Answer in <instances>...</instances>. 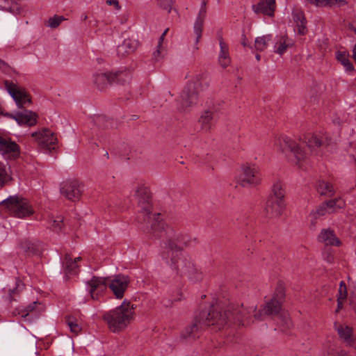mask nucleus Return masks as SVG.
Here are the masks:
<instances>
[{
  "label": "nucleus",
  "instance_id": "nucleus-39",
  "mask_svg": "<svg viewBox=\"0 0 356 356\" xmlns=\"http://www.w3.org/2000/svg\"><path fill=\"white\" fill-rule=\"evenodd\" d=\"M159 6L166 10L168 13L170 12L172 8V0H158Z\"/></svg>",
  "mask_w": 356,
  "mask_h": 356
},
{
  "label": "nucleus",
  "instance_id": "nucleus-55",
  "mask_svg": "<svg viewBox=\"0 0 356 356\" xmlns=\"http://www.w3.org/2000/svg\"><path fill=\"white\" fill-rule=\"evenodd\" d=\"M351 305H352L353 309L356 313V301L355 302L353 301L352 303H351Z\"/></svg>",
  "mask_w": 356,
  "mask_h": 356
},
{
  "label": "nucleus",
  "instance_id": "nucleus-12",
  "mask_svg": "<svg viewBox=\"0 0 356 356\" xmlns=\"http://www.w3.org/2000/svg\"><path fill=\"white\" fill-rule=\"evenodd\" d=\"M31 136L38 140L41 148L49 152L56 149L57 138L49 129H44L39 132H33Z\"/></svg>",
  "mask_w": 356,
  "mask_h": 356
},
{
  "label": "nucleus",
  "instance_id": "nucleus-10",
  "mask_svg": "<svg viewBox=\"0 0 356 356\" xmlns=\"http://www.w3.org/2000/svg\"><path fill=\"white\" fill-rule=\"evenodd\" d=\"M259 172L254 165H248L243 168L237 181L243 187L257 185L260 182Z\"/></svg>",
  "mask_w": 356,
  "mask_h": 356
},
{
  "label": "nucleus",
  "instance_id": "nucleus-21",
  "mask_svg": "<svg viewBox=\"0 0 356 356\" xmlns=\"http://www.w3.org/2000/svg\"><path fill=\"white\" fill-rule=\"evenodd\" d=\"M318 241L326 245L339 246L341 243L333 230L323 229L318 235Z\"/></svg>",
  "mask_w": 356,
  "mask_h": 356
},
{
  "label": "nucleus",
  "instance_id": "nucleus-15",
  "mask_svg": "<svg viewBox=\"0 0 356 356\" xmlns=\"http://www.w3.org/2000/svg\"><path fill=\"white\" fill-rule=\"evenodd\" d=\"M0 115L14 119L20 126L25 125L31 127L36 123L37 115L35 113L28 110L17 112L15 115L8 112L3 113L1 111Z\"/></svg>",
  "mask_w": 356,
  "mask_h": 356
},
{
  "label": "nucleus",
  "instance_id": "nucleus-36",
  "mask_svg": "<svg viewBox=\"0 0 356 356\" xmlns=\"http://www.w3.org/2000/svg\"><path fill=\"white\" fill-rule=\"evenodd\" d=\"M327 213H328V209L327 207V205L325 204V202H323L321 204H320L315 211H313L312 213V215L313 217L316 219L319 218L320 216H325Z\"/></svg>",
  "mask_w": 356,
  "mask_h": 356
},
{
  "label": "nucleus",
  "instance_id": "nucleus-53",
  "mask_svg": "<svg viewBox=\"0 0 356 356\" xmlns=\"http://www.w3.org/2000/svg\"><path fill=\"white\" fill-rule=\"evenodd\" d=\"M350 29L353 31L356 34V24H350Z\"/></svg>",
  "mask_w": 356,
  "mask_h": 356
},
{
  "label": "nucleus",
  "instance_id": "nucleus-25",
  "mask_svg": "<svg viewBox=\"0 0 356 356\" xmlns=\"http://www.w3.org/2000/svg\"><path fill=\"white\" fill-rule=\"evenodd\" d=\"M220 53L218 56V62L222 67H226L230 63V57L229 54L228 45L220 38L219 40Z\"/></svg>",
  "mask_w": 356,
  "mask_h": 356
},
{
  "label": "nucleus",
  "instance_id": "nucleus-14",
  "mask_svg": "<svg viewBox=\"0 0 356 356\" xmlns=\"http://www.w3.org/2000/svg\"><path fill=\"white\" fill-rule=\"evenodd\" d=\"M302 143L307 145L311 152L317 155H322L323 149L329 145L327 136L317 135H308Z\"/></svg>",
  "mask_w": 356,
  "mask_h": 356
},
{
  "label": "nucleus",
  "instance_id": "nucleus-62",
  "mask_svg": "<svg viewBox=\"0 0 356 356\" xmlns=\"http://www.w3.org/2000/svg\"><path fill=\"white\" fill-rule=\"evenodd\" d=\"M355 348H356V345H355Z\"/></svg>",
  "mask_w": 356,
  "mask_h": 356
},
{
  "label": "nucleus",
  "instance_id": "nucleus-8",
  "mask_svg": "<svg viewBox=\"0 0 356 356\" xmlns=\"http://www.w3.org/2000/svg\"><path fill=\"white\" fill-rule=\"evenodd\" d=\"M6 90L15 100L18 108H21L27 103H31V98L24 88L9 80L4 81Z\"/></svg>",
  "mask_w": 356,
  "mask_h": 356
},
{
  "label": "nucleus",
  "instance_id": "nucleus-60",
  "mask_svg": "<svg viewBox=\"0 0 356 356\" xmlns=\"http://www.w3.org/2000/svg\"><path fill=\"white\" fill-rule=\"evenodd\" d=\"M105 156H108V152L106 153Z\"/></svg>",
  "mask_w": 356,
  "mask_h": 356
},
{
  "label": "nucleus",
  "instance_id": "nucleus-45",
  "mask_svg": "<svg viewBox=\"0 0 356 356\" xmlns=\"http://www.w3.org/2000/svg\"><path fill=\"white\" fill-rule=\"evenodd\" d=\"M328 356H348V353L345 350H341L339 352L334 351V349H331L327 353Z\"/></svg>",
  "mask_w": 356,
  "mask_h": 356
},
{
  "label": "nucleus",
  "instance_id": "nucleus-48",
  "mask_svg": "<svg viewBox=\"0 0 356 356\" xmlns=\"http://www.w3.org/2000/svg\"><path fill=\"white\" fill-rule=\"evenodd\" d=\"M9 68V65L0 58V70L3 72H8Z\"/></svg>",
  "mask_w": 356,
  "mask_h": 356
},
{
  "label": "nucleus",
  "instance_id": "nucleus-24",
  "mask_svg": "<svg viewBox=\"0 0 356 356\" xmlns=\"http://www.w3.org/2000/svg\"><path fill=\"white\" fill-rule=\"evenodd\" d=\"M81 257H76L72 259L70 254H66L63 259V267L65 274L73 275L78 272L77 261L81 260Z\"/></svg>",
  "mask_w": 356,
  "mask_h": 356
},
{
  "label": "nucleus",
  "instance_id": "nucleus-20",
  "mask_svg": "<svg viewBox=\"0 0 356 356\" xmlns=\"http://www.w3.org/2000/svg\"><path fill=\"white\" fill-rule=\"evenodd\" d=\"M20 248L29 255L39 254L42 250V243L36 240L24 239L20 242Z\"/></svg>",
  "mask_w": 356,
  "mask_h": 356
},
{
  "label": "nucleus",
  "instance_id": "nucleus-40",
  "mask_svg": "<svg viewBox=\"0 0 356 356\" xmlns=\"http://www.w3.org/2000/svg\"><path fill=\"white\" fill-rule=\"evenodd\" d=\"M347 296V290L346 286L343 281H341L339 284V296L338 298H342V300H345Z\"/></svg>",
  "mask_w": 356,
  "mask_h": 356
},
{
  "label": "nucleus",
  "instance_id": "nucleus-56",
  "mask_svg": "<svg viewBox=\"0 0 356 356\" xmlns=\"http://www.w3.org/2000/svg\"><path fill=\"white\" fill-rule=\"evenodd\" d=\"M104 120V117H102V116H99L97 118V120L98 122H101V121H103Z\"/></svg>",
  "mask_w": 356,
  "mask_h": 356
},
{
  "label": "nucleus",
  "instance_id": "nucleus-28",
  "mask_svg": "<svg viewBox=\"0 0 356 356\" xmlns=\"http://www.w3.org/2000/svg\"><path fill=\"white\" fill-rule=\"evenodd\" d=\"M325 204L328 209V213H331L337 211L338 209L343 208L346 205V202L342 198L337 197L325 201Z\"/></svg>",
  "mask_w": 356,
  "mask_h": 356
},
{
  "label": "nucleus",
  "instance_id": "nucleus-44",
  "mask_svg": "<svg viewBox=\"0 0 356 356\" xmlns=\"http://www.w3.org/2000/svg\"><path fill=\"white\" fill-rule=\"evenodd\" d=\"M326 6H333L339 4V6H343L346 4L345 0H325Z\"/></svg>",
  "mask_w": 356,
  "mask_h": 356
},
{
  "label": "nucleus",
  "instance_id": "nucleus-4",
  "mask_svg": "<svg viewBox=\"0 0 356 356\" xmlns=\"http://www.w3.org/2000/svg\"><path fill=\"white\" fill-rule=\"evenodd\" d=\"M134 308L130 302L124 301L119 307L104 314L102 318L113 332L124 329L134 319Z\"/></svg>",
  "mask_w": 356,
  "mask_h": 356
},
{
  "label": "nucleus",
  "instance_id": "nucleus-51",
  "mask_svg": "<svg viewBox=\"0 0 356 356\" xmlns=\"http://www.w3.org/2000/svg\"><path fill=\"white\" fill-rule=\"evenodd\" d=\"M241 44L243 47H247L248 46L247 39H246V37H245V35H243V36H242Z\"/></svg>",
  "mask_w": 356,
  "mask_h": 356
},
{
  "label": "nucleus",
  "instance_id": "nucleus-61",
  "mask_svg": "<svg viewBox=\"0 0 356 356\" xmlns=\"http://www.w3.org/2000/svg\"><path fill=\"white\" fill-rule=\"evenodd\" d=\"M218 3H220V0H217Z\"/></svg>",
  "mask_w": 356,
  "mask_h": 356
},
{
  "label": "nucleus",
  "instance_id": "nucleus-57",
  "mask_svg": "<svg viewBox=\"0 0 356 356\" xmlns=\"http://www.w3.org/2000/svg\"><path fill=\"white\" fill-rule=\"evenodd\" d=\"M255 57L257 60H259L261 59V56L258 54H256Z\"/></svg>",
  "mask_w": 356,
  "mask_h": 356
},
{
  "label": "nucleus",
  "instance_id": "nucleus-31",
  "mask_svg": "<svg viewBox=\"0 0 356 356\" xmlns=\"http://www.w3.org/2000/svg\"><path fill=\"white\" fill-rule=\"evenodd\" d=\"M284 191L280 181H277L273 186V194L268 197L271 199H277L281 201H284Z\"/></svg>",
  "mask_w": 356,
  "mask_h": 356
},
{
  "label": "nucleus",
  "instance_id": "nucleus-33",
  "mask_svg": "<svg viewBox=\"0 0 356 356\" xmlns=\"http://www.w3.org/2000/svg\"><path fill=\"white\" fill-rule=\"evenodd\" d=\"M0 9L15 14L18 10V6L13 0H0Z\"/></svg>",
  "mask_w": 356,
  "mask_h": 356
},
{
  "label": "nucleus",
  "instance_id": "nucleus-35",
  "mask_svg": "<svg viewBox=\"0 0 356 356\" xmlns=\"http://www.w3.org/2000/svg\"><path fill=\"white\" fill-rule=\"evenodd\" d=\"M168 31V29H165L159 38V42H158L157 47H156L157 49L153 53V58L155 60H159V57L161 56V52L163 49L162 43H163V41L164 40V38H165Z\"/></svg>",
  "mask_w": 356,
  "mask_h": 356
},
{
  "label": "nucleus",
  "instance_id": "nucleus-27",
  "mask_svg": "<svg viewBox=\"0 0 356 356\" xmlns=\"http://www.w3.org/2000/svg\"><path fill=\"white\" fill-rule=\"evenodd\" d=\"M112 76L113 83L124 84L129 81L131 78V74L129 70H125L112 73Z\"/></svg>",
  "mask_w": 356,
  "mask_h": 356
},
{
  "label": "nucleus",
  "instance_id": "nucleus-9",
  "mask_svg": "<svg viewBox=\"0 0 356 356\" xmlns=\"http://www.w3.org/2000/svg\"><path fill=\"white\" fill-rule=\"evenodd\" d=\"M60 191L67 200L76 202L80 200L83 194V186L78 180H67L60 184Z\"/></svg>",
  "mask_w": 356,
  "mask_h": 356
},
{
  "label": "nucleus",
  "instance_id": "nucleus-13",
  "mask_svg": "<svg viewBox=\"0 0 356 356\" xmlns=\"http://www.w3.org/2000/svg\"><path fill=\"white\" fill-rule=\"evenodd\" d=\"M0 153L6 159H15L20 154L19 146L9 137L0 134Z\"/></svg>",
  "mask_w": 356,
  "mask_h": 356
},
{
  "label": "nucleus",
  "instance_id": "nucleus-41",
  "mask_svg": "<svg viewBox=\"0 0 356 356\" xmlns=\"http://www.w3.org/2000/svg\"><path fill=\"white\" fill-rule=\"evenodd\" d=\"M63 224V219L61 217H58L57 219L54 220L52 227L55 232H59L61 230Z\"/></svg>",
  "mask_w": 356,
  "mask_h": 356
},
{
  "label": "nucleus",
  "instance_id": "nucleus-19",
  "mask_svg": "<svg viewBox=\"0 0 356 356\" xmlns=\"http://www.w3.org/2000/svg\"><path fill=\"white\" fill-rule=\"evenodd\" d=\"M334 328L337 330L339 337L348 346H353L355 345V339L353 335V330L348 325H337L334 323Z\"/></svg>",
  "mask_w": 356,
  "mask_h": 356
},
{
  "label": "nucleus",
  "instance_id": "nucleus-3",
  "mask_svg": "<svg viewBox=\"0 0 356 356\" xmlns=\"http://www.w3.org/2000/svg\"><path fill=\"white\" fill-rule=\"evenodd\" d=\"M129 283L128 276L121 274L113 277H94L90 282V293L92 299L97 298L99 293L108 287L118 299L122 298Z\"/></svg>",
  "mask_w": 356,
  "mask_h": 356
},
{
  "label": "nucleus",
  "instance_id": "nucleus-1",
  "mask_svg": "<svg viewBox=\"0 0 356 356\" xmlns=\"http://www.w3.org/2000/svg\"><path fill=\"white\" fill-rule=\"evenodd\" d=\"M139 210L137 222L142 227L154 236L162 238L160 244L161 258L181 276H186L193 282L202 280L203 275L195 266L191 258L184 254L183 247H188L196 239H191L173 225H168L162 220L161 213H152L149 190L144 186H138L134 195Z\"/></svg>",
  "mask_w": 356,
  "mask_h": 356
},
{
  "label": "nucleus",
  "instance_id": "nucleus-59",
  "mask_svg": "<svg viewBox=\"0 0 356 356\" xmlns=\"http://www.w3.org/2000/svg\"><path fill=\"white\" fill-rule=\"evenodd\" d=\"M105 127H106V128H108V127H109V125H108V124H106V125H105Z\"/></svg>",
  "mask_w": 356,
  "mask_h": 356
},
{
  "label": "nucleus",
  "instance_id": "nucleus-6",
  "mask_svg": "<svg viewBox=\"0 0 356 356\" xmlns=\"http://www.w3.org/2000/svg\"><path fill=\"white\" fill-rule=\"evenodd\" d=\"M275 145L286 156H292L295 158L296 164L301 167L300 163L305 161L308 153L303 149L301 144H297L286 136H280L275 141Z\"/></svg>",
  "mask_w": 356,
  "mask_h": 356
},
{
  "label": "nucleus",
  "instance_id": "nucleus-22",
  "mask_svg": "<svg viewBox=\"0 0 356 356\" xmlns=\"http://www.w3.org/2000/svg\"><path fill=\"white\" fill-rule=\"evenodd\" d=\"M138 42L130 38L125 39L122 44L117 47V54L120 57H124L133 53L137 48Z\"/></svg>",
  "mask_w": 356,
  "mask_h": 356
},
{
  "label": "nucleus",
  "instance_id": "nucleus-50",
  "mask_svg": "<svg viewBox=\"0 0 356 356\" xmlns=\"http://www.w3.org/2000/svg\"><path fill=\"white\" fill-rule=\"evenodd\" d=\"M16 284H17V286H16L15 289H13V291L21 290L24 287V284H22L20 282V281H17Z\"/></svg>",
  "mask_w": 356,
  "mask_h": 356
},
{
  "label": "nucleus",
  "instance_id": "nucleus-2",
  "mask_svg": "<svg viewBox=\"0 0 356 356\" xmlns=\"http://www.w3.org/2000/svg\"><path fill=\"white\" fill-rule=\"evenodd\" d=\"M284 298V287L280 284L275 289L273 298L266 302L263 309L256 311V307L244 309L241 306L229 304L225 306L224 303L213 304L208 311L202 312L193 323L182 331L181 337L184 339H195L204 326L218 325L219 328L229 324L248 325L254 320L261 321L265 315H279L282 318L283 325L289 328L291 322L286 313H280L282 303Z\"/></svg>",
  "mask_w": 356,
  "mask_h": 356
},
{
  "label": "nucleus",
  "instance_id": "nucleus-47",
  "mask_svg": "<svg viewBox=\"0 0 356 356\" xmlns=\"http://www.w3.org/2000/svg\"><path fill=\"white\" fill-rule=\"evenodd\" d=\"M298 32L300 35H305L307 31L306 22H301V24H297Z\"/></svg>",
  "mask_w": 356,
  "mask_h": 356
},
{
  "label": "nucleus",
  "instance_id": "nucleus-32",
  "mask_svg": "<svg viewBox=\"0 0 356 356\" xmlns=\"http://www.w3.org/2000/svg\"><path fill=\"white\" fill-rule=\"evenodd\" d=\"M337 59L345 67L347 71L353 70L354 67L353 64L350 62L348 55L345 51H337Z\"/></svg>",
  "mask_w": 356,
  "mask_h": 356
},
{
  "label": "nucleus",
  "instance_id": "nucleus-46",
  "mask_svg": "<svg viewBox=\"0 0 356 356\" xmlns=\"http://www.w3.org/2000/svg\"><path fill=\"white\" fill-rule=\"evenodd\" d=\"M307 1L317 7L326 6L325 0H307Z\"/></svg>",
  "mask_w": 356,
  "mask_h": 356
},
{
  "label": "nucleus",
  "instance_id": "nucleus-54",
  "mask_svg": "<svg viewBox=\"0 0 356 356\" xmlns=\"http://www.w3.org/2000/svg\"><path fill=\"white\" fill-rule=\"evenodd\" d=\"M81 19L82 21H86V20H87V19H88V15H87L86 13H83V14H81Z\"/></svg>",
  "mask_w": 356,
  "mask_h": 356
},
{
  "label": "nucleus",
  "instance_id": "nucleus-34",
  "mask_svg": "<svg viewBox=\"0 0 356 356\" xmlns=\"http://www.w3.org/2000/svg\"><path fill=\"white\" fill-rule=\"evenodd\" d=\"M65 323L70 327V331L75 334H77L81 330V325L78 323L77 319L74 316H67L65 318Z\"/></svg>",
  "mask_w": 356,
  "mask_h": 356
},
{
  "label": "nucleus",
  "instance_id": "nucleus-38",
  "mask_svg": "<svg viewBox=\"0 0 356 356\" xmlns=\"http://www.w3.org/2000/svg\"><path fill=\"white\" fill-rule=\"evenodd\" d=\"M64 20H65V18L63 16L54 15L53 17L49 19L48 26L51 29H56Z\"/></svg>",
  "mask_w": 356,
  "mask_h": 356
},
{
  "label": "nucleus",
  "instance_id": "nucleus-30",
  "mask_svg": "<svg viewBox=\"0 0 356 356\" xmlns=\"http://www.w3.org/2000/svg\"><path fill=\"white\" fill-rule=\"evenodd\" d=\"M11 179L9 168L4 163L0 162V187L6 186Z\"/></svg>",
  "mask_w": 356,
  "mask_h": 356
},
{
  "label": "nucleus",
  "instance_id": "nucleus-42",
  "mask_svg": "<svg viewBox=\"0 0 356 356\" xmlns=\"http://www.w3.org/2000/svg\"><path fill=\"white\" fill-rule=\"evenodd\" d=\"M38 305V302H33V303L28 305L26 309L22 312V316L26 317L30 312L35 311V307Z\"/></svg>",
  "mask_w": 356,
  "mask_h": 356
},
{
  "label": "nucleus",
  "instance_id": "nucleus-7",
  "mask_svg": "<svg viewBox=\"0 0 356 356\" xmlns=\"http://www.w3.org/2000/svg\"><path fill=\"white\" fill-rule=\"evenodd\" d=\"M1 204L6 207L11 215L17 218H25L33 213L28 200L17 195L8 197Z\"/></svg>",
  "mask_w": 356,
  "mask_h": 356
},
{
  "label": "nucleus",
  "instance_id": "nucleus-17",
  "mask_svg": "<svg viewBox=\"0 0 356 356\" xmlns=\"http://www.w3.org/2000/svg\"><path fill=\"white\" fill-rule=\"evenodd\" d=\"M275 7V0H259L257 3L252 5V10L256 14L273 17Z\"/></svg>",
  "mask_w": 356,
  "mask_h": 356
},
{
  "label": "nucleus",
  "instance_id": "nucleus-18",
  "mask_svg": "<svg viewBox=\"0 0 356 356\" xmlns=\"http://www.w3.org/2000/svg\"><path fill=\"white\" fill-rule=\"evenodd\" d=\"M206 4H207V1L205 0H202L201 8L200 9L198 15L197 17V19L195 22L194 26H193L194 33L196 36V38H195V44H196L199 42V41L202 37L204 17H205L206 13H207Z\"/></svg>",
  "mask_w": 356,
  "mask_h": 356
},
{
  "label": "nucleus",
  "instance_id": "nucleus-16",
  "mask_svg": "<svg viewBox=\"0 0 356 356\" xmlns=\"http://www.w3.org/2000/svg\"><path fill=\"white\" fill-rule=\"evenodd\" d=\"M284 208V201L268 198L264 208L265 216L268 218H277L282 214Z\"/></svg>",
  "mask_w": 356,
  "mask_h": 356
},
{
  "label": "nucleus",
  "instance_id": "nucleus-37",
  "mask_svg": "<svg viewBox=\"0 0 356 356\" xmlns=\"http://www.w3.org/2000/svg\"><path fill=\"white\" fill-rule=\"evenodd\" d=\"M289 44L286 42V40L284 38H280V41L277 42L275 46V52L282 55L289 47Z\"/></svg>",
  "mask_w": 356,
  "mask_h": 356
},
{
  "label": "nucleus",
  "instance_id": "nucleus-52",
  "mask_svg": "<svg viewBox=\"0 0 356 356\" xmlns=\"http://www.w3.org/2000/svg\"><path fill=\"white\" fill-rule=\"evenodd\" d=\"M344 300H342V298H337V305H338V309L341 308L342 302Z\"/></svg>",
  "mask_w": 356,
  "mask_h": 356
},
{
  "label": "nucleus",
  "instance_id": "nucleus-29",
  "mask_svg": "<svg viewBox=\"0 0 356 356\" xmlns=\"http://www.w3.org/2000/svg\"><path fill=\"white\" fill-rule=\"evenodd\" d=\"M272 40V35H266L261 37H257L254 41V47L257 51H264L268 43Z\"/></svg>",
  "mask_w": 356,
  "mask_h": 356
},
{
  "label": "nucleus",
  "instance_id": "nucleus-58",
  "mask_svg": "<svg viewBox=\"0 0 356 356\" xmlns=\"http://www.w3.org/2000/svg\"><path fill=\"white\" fill-rule=\"evenodd\" d=\"M173 300H181V298H175Z\"/></svg>",
  "mask_w": 356,
  "mask_h": 356
},
{
  "label": "nucleus",
  "instance_id": "nucleus-11",
  "mask_svg": "<svg viewBox=\"0 0 356 356\" xmlns=\"http://www.w3.org/2000/svg\"><path fill=\"white\" fill-rule=\"evenodd\" d=\"M218 118V111L217 108L215 106H212L203 111L197 121L201 131L205 133L210 132L212 128L215 126Z\"/></svg>",
  "mask_w": 356,
  "mask_h": 356
},
{
  "label": "nucleus",
  "instance_id": "nucleus-43",
  "mask_svg": "<svg viewBox=\"0 0 356 356\" xmlns=\"http://www.w3.org/2000/svg\"><path fill=\"white\" fill-rule=\"evenodd\" d=\"M293 19L296 22L297 24H301V22H306V19L302 13H294L293 15Z\"/></svg>",
  "mask_w": 356,
  "mask_h": 356
},
{
  "label": "nucleus",
  "instance_id": "nucleus-23",
  "mask_svg": "<svg viewBox=\"0 0 356 356\" xmlns=\"http://www.w3.org/2000/svg\"><path fill=\"white\" fill-rule=\"evenodd\" d=\"M112 72H99L94 75L93 81L99 90H102L113 83Z\"/></svg>",
  "mask_w": 356,
  "mask_h": 356
},
{
  "label": "nucleus",
  "instance_id": "nucleus-5",
  "mask_svg": "<svg viewBox=\"0 0 356 356\" xmlns=\"http://www.w3.org/2000/svg\"><path fill=\"white\" fill-rule=\"evenodd\" d=\"M207 79V75L201 72L193 76V80L186 84L180 94V109L186 110L197 104L200 90L209 84Z\"/></svg>",
  "mask_w": 356,
  "mask_h": 356
},
{
  "label": "nucleus",
  "instance_id": "nucleus-26",
  "mask_svg": "<svg viewBox=\"0 0 356 356\" xmlns=\"http://www.w3.org/2000/svg\"><path fill=\"white\" fill-rule=\"evenodd\" d=\"M316 190L321 195L332 197L334 194L332 185L323 180L318 181L316 184Z\"/></svg>",
  "mask_w": 356,
  "mask_h": 356
},
{
  "label": "nucleus",
  "instance_id": "nucleus-49",
  "mask_svg": "<svg viewBox=\"0 0 356 356\" xmlns=\"http://www.w3.org/2000/svg\"><path fill=\"white\" fill-rule=\"evenodd\" d=\"M106 3L110 6H114L117 10H120L121 8L118 0H107Z\"/></svg>",
  "mask_w": 356,
  "mask_h": 356
}]
</instances>
